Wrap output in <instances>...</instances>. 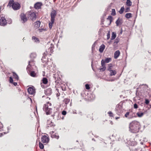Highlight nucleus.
<instances>
[{
    "instance_id": "nucleus-1",
    "label": "nucleus",
    "mask_w": 151,
    "mask_h": 151,
    "mask_svg": "<svg viewBox=\"0 0 151 151\" xmlns=\"http://www.w3.org/2000/svg\"><path fill=\"white\" fill-rule=\"evenodd\" d=\"M140 128V123L136 121H132L129 124V131L132 133H136L138 132Z\"/></svg>"
},
{
    "instance_id": "nucleus-2",
    "label": "nucleus",
    "mask_w": 151,
    "mask_h": 151,
    "mask_svg": "<svg viewBox=\"0 0 151 151\" xmlns=\"http://www.w3.org/2000/svg\"><path fill=\"white\" fill-rule=\"evenodd\" d=\"M52 106L51 103L48 102L45 104L43 107V110L45 112L47 115L50 114L52 111Z\"/></svg>"
},
{
    "instance_id": "nucleus-3",
    "label": "nucleus",
    "mask_w": 151,
    "mask_h": 151,
    "mask_svg": "<svg viewBox=\"0 0 151 151\" xmlns=\"http://www.w3.org/2000/svg\"><path fill=\"white\" fill-rule=\"evenodd\" d=\"M8 6H12L14 10H17L19 9L20 5L18 3H15L13 0L10 1L8 4Z\"/></svg>"
},
{
    "instance_id": "nucleus-4",
    "label": "nucleus",
    "mask_w": 151,
    "mask_h": 151,
    "mask_svg": "<svg viewBox=\"0 0 151 151\" xmlns=\"http://www.w3.org/2000/svg\"><path fill=\"white\" fill-rule=\"evenodd\" d=\"M30 56L32 59L29 61V65L27 67V69L30 68V67L34 65V60L33 59L36 58L37 55L35 52H32L30 54Z\"/></svg>"
},
{
    "instance_id": "nucleus-5",
    "label": "nucleus",
    "mask_w": 151,
    "mask_h": 151,
    "mask_svg": "<svg viewBox=\"0 0 151 151\" xmlns=\"http://www.w3.org/2000/svg\"><path fill=\"white\" fill-rule=\"evenodd\" d=\"M28 17L32 20H34L36 19V15L35 13L32 11H30L28 13Z\"/></svg>"
},
{
    "instance_id": "nucleus-6",
    "label": "nucleus",
    "mask_w": 151,
    "mask_h": 151,
    "mask_svg": "<svg viewBox=\"0 0 151 151\" xmlns=\"http://www.w3.org/2000/svg\"><path fill=\"white\" fill-rule=\"evenodd\" d=\"M55 126V124L51 120H47L46 126L47 128L51 129L53 128Z\"/></svg>"
},
{
    "instance_id": "nucleus-7",
    "label": "nucleus",
    "mask_w": 151,
    "mask_h": 151,
    "mask_svg": "<svg viewBox=\"0 0 151 151\" xmlns=\"http://www.w3.org/2000/svg\"><path fill=\"white\" fill-rule=\"evenodd\" d=\"M124 116L130 119L133 118L135 116V115L134 113L131 111L127 112Z\"/></svg>"
},
{
    "instance_id": "nucleus-8",
    "label": "nucleus",
    "mask_w": 151,
    "mask_h": 151,
    "mask_svg": "<svg viewBox=\"0 0 151 151\" xmlns=\"http://www.w3.org/2000/svg\"><path fill=\"white\" fill-rule=\"evenodd\" d=\"M57 14V12L55 10H53L50 14L51 21L52 22L55 21V18Z\"/></svg>"
},
{
    "instance_id": "nucleus-9",
    "label": "nucleus",
    "mask_w": 151,
    "mask_h": 151,
    "mask_svg": "<svg viewBox=\"0 0 151 151\" xmlns=\"http://www.w3.org/2000/svg\"><path fill=\"white\" fill-rule=\"evenodd\" d=\"M41 141L43 143H48L49 141V138L46 135H43L41 138Z\"/></svg>"
},
{
    "instance_id": "nucleus-10",
    "label": "nucleus",
    "mask_w": 151,
    "mask_h": 151,
    "mask_svg": "<svg viewBox=\"0 0 151 151\" xmlns=\"http://www.w3.org/2000/svg\"><path fill=\"white\" fill-rule=\"evenodd\" d=\"M27 91L29 94L32 95H34L35 93V90L33 87H29L28 88Z\"/></svg>"
},
{
    "instance_id": "nucleus-11",
    "label": "nucleus",
    "mask_w": 151,
    "mask_h": 151,
    "mask_svg": "<svg viewBox=\"0 0 151 151\" xmlns=\"http://www.w3.org/2000/svg\"><path fill=\"white\" fill-rule=\"evenodd\" d=\"M61 114H59L58 112H56L54 114L52 115L53 119H55L57 120L60 119Z\"/></svg>"
},
{
    "instance_id": "nucleus-12",
    "label": "nucleus",
    "mask_w": 151,
    "mask_h": 151,
    "mask_svg": "<svg viewBox=\"0 0 151 151\" xmlns=\"http://www.w3.org/2000/svg\"><path fill=\"white\" fill-rule=\"evenodd\" d=\"M122 105L120 104H119L118 105H117L116 106V110L117 111L116 112V113L118 114H120L121 111V109H122Z\"/></svg>"
},
{
    "instance_id": "nucleus-13",
    "label": "nucleus",
    "mask_w": 151,
    "mask_h": 151,
    "mask_svg": "<svg viewBox=\"0 0 151 151\" xmlns=\"http://www.w3.org/2000/svg\"><path fill=\"white\" fill-rule=\"evenodd\" d=\"M20 17L23 23H24L27 20V18L26 15L24 13H22L20 15Z\"/></svg>"
},
{
    "instance_id": "nucleus-14",
    "label": "nucleus",
    "mask_w": 151,
    "mask_h": 151,
    "mask_svg": "<svg viewBox=\"0 0 151 151\" xmlns=\"http://www.w3.org/2000/svg\"><path fill=\"white\" fill-rule=\"evenodd\" d=\"M42 5V4L41 2H38L35 4L34 7L35 9H39L41 8Z\"/></svg>"
},
{
    "instance_id": "nucleus-15",
    "label": "nucleus",
    "mask_w": 151,
    "mask_h": 151,
    "mask_svg": "<svg viewBox=\"0 0 151 151\" xmlns=\"http://www.w3.org/2000/svg\"><path fill=\"white\" fill-rule=\"evenodd\" d=\"M50 133L52 138H55L57 139H58L59 138V136L57 135V134L55 133L54 134V132L53 131L51 132Z\"/></svg>"
},
{
    "instance_id": "nucleus-16",
    "label": "nucleus",
    "mask_w": 151,
    "mask_h": 151,
    "mask_svg": "<svg viewBox=\"0 0 151 151\" xmlns=\"http://www.w3.org/2000/svg\"><path fill=\"white\" fill-rule=\"evenodd\" d=\"M52 93V89L50 88H48L45 91V93L47 95H50Z\"/></svg>"
},
{
    "instance_id": "nucleus-17",
    "label": "nucleus",
    "mask_w": 151,
    "mask_h": 151,
    "mask_svg": "<svg viewBox=\"0 0 151 151\" xmlns=\"http://www.w3.org/2000/svg\"><path fill=\"white\" fill-rule=\"evenodd\" d=\"M6 24V21L4 17H2L0 19V24L2 26H4Z\"/></svg>"
},
{
    "instance_id": "nucleus-18",
    "label": "nucleus",
    "mask_w": 151,
    "mask_h": 151,
    "mask_svg": "<svg viewBox=\"0 0 151 151\" xmlns=\"http://www.w3.org/2000/svg\"><path fill=\"white\" fill-rule=\"evenodd\" d=\"M120 54V52L119 50L116 51L114 53V57L115 59H116L119 56Z\"/></svg>"
},
{
    "instance_id": "nucleus-19",
    "label": "nucleus",
    "mask_w": 151,
    "mask_h": 151,
    "mask_svg": "<svg viewBox=\"0 0 151 151\" xmlns=\"http://www.w3.org/2000/svg\"><path fill=\"white\" fill-rule=\"evenodd\" d=\"M116 24L117 26H118L119 25L121 24L122 23V20L119 18L117 19L116 22Z\"/></svg>"
},
{
    "instance_id": "nucleus-20",
    "label": "nucleus",
    "mask_w": 151,
    "mask_h": 151,
    "mask_svg": "<svg viewBox=\"0 0 151 151\" xmlns=\"http://www.w3.org/2000/svg\"><path fill=\"white\" fill-rule=\"evenodd\" d=\"M130 150H132L133 151H142V149L140 147H138L137 148H134V147H129Z\"/></svg>"
},
{
    "instance_id": "nucleus-21",
    "label": "nucleus",
    "mask_w": 151,
    "mask_h": 151,
    "mask_svg": "<svg viewBox=\"0 0 151 151\" xmlns=\"http://www.w3.org/2000/svg\"><path fill=\"white\" fill-rule=\"evenodd\" d=\"M105 45L104 44H102L99 47V51L101 53H102L105 48Z\"/></svg>"
},
{
    "instance_id": "nucleus-22",
    "label": "nucleus",
    "mask_w": 151,
    "mask_h": 151,
    "mask_svg": "<svg viewBox=\"0 0 151 151\" xmlns=\"http://www.w3.org/2000/svg\"><path fill=\"white\" fill-rule=\"evenodd\" d=\"M128 143L129 145L132 146H135L137 144L136 142L135 141H128Z\"/></svg>"
},
{
    "instance_id": "nucleus-23",
    "label": "nucleus",
    "mask_w": 151,
    "mask_h": 151,
    "mask_svg": "<svg viewBox=\"0 0 151 151\" xmlns=\"http://www.w3.org/2000/svg\"><path fill=\"white\" fill-rule=\"evenodd\" d=\"M110 72V75L111 76H115L116 73V72L114 70H111L109 71Z\"/></svg>"
},
{
    "instance_id": "nucleus-24",
    "label": "nucleus",
    "mask_w": 151,
    "mask_h": 151,
    "mask_svg": "<svg viewBox=\"0 0 151 151\" xmlns=\"http://www.w3.org/2000/svg\"><path fill=\"white\" fill-rule=\"evenodd\" d=\"M34 24L35 27L37 28H38L39 27L40 25V21H38L35 22V23Z\"/></svg>"
},
{
    "instance_id": "nucleus-25",
    "label": "nucleus",
    "mask_w": 151,
    "mask_h": 151,
    "mask_svg": "<svg viewBox=\"0 0 151 151\" xmlns=\"http://www.w3.org/2000/svg\"><path fill=\"white\" fill-rule=\"evenodd\" d=\"M111 60V58H105L104 60V61L105 63H109L110 62Z\"/></svg>"
},
{
    "instance_id": "nucleus-26",
    "label": "nucleus",
    "mask_w": 151,
    "mask_h": 151,
    "mask_svg": "<svg viewBox=\"0 0 151 151\" xmlns=\"http://www.w3.org/2000/svg\"><path fill=\"white\" fill-rule=\"evenodd\" d=\"M132 17V14L131 13H127L125 15V17L127 19H129Z\"/></svg>"
},
{
    "instance_id": "nucleus-27",
    "label": "nucleus",
    "mask_w": 151,
    "mask_h": 151,
    "mask_svg": "<svg viewBox=\"0 0 151 151\" xmlns=\"http://www.w3.org/2000/svg\"><path fill=\"white\" fill-rule=\"evenodd\" d=\"M42 83L44 84H46L48 82V80L46 78H43L42 80Z\"/></svg>"
},
{
    "instance_id": "nucleus-28",
    "label": "nucleus",
    "mask_w": 151,
    "mask_h": 151,
    "mask_svg": "<svg viewBox=\"0 0 151 151\" xmlns=\"http://www.w3.org/2000/svg\"><path fill=\"white\" fill-rule=\"evenodd\" d=\"M126 5L127 6H130L132 5V2L130 0H127L126 2Z\"/></svg>"
},
{
    "instance_id": "nucleus-29",
    "label": "nucleus",
    "mask_w": 151,
    "mask_h": 151,
    "mask_svg": "<svg viewBox=\"0 0 151 151\" xmlns=\"http://www.w3.org/2000/svg\"><path fill=\"white\" fill-rule=\"evenodd\" d=\"M116 33L115 32H113L112 34L111 40H114L116 38Z\"/></svg>"
},
{
    "instance_id": "nucleus-30",
    "label": "nucleus",
    "mask_w": 151,
    "mask_h": 151,
    "mask_svg": "<svg viewBox=\"0 0 151 151\" xmlns=\"http://www.w3.org/2000/svg\"><path fill=\"white\" fill-rule=\"evenodd\" d=\"M124 10V6L122 7L120 9L119 11V12L120 14H122Z\"/></svg>"
},
{
    "instance_id": "nucleus-31",
    "label": "nucleus",
    "mask_w": 151,
    "mask_h": 151,
    "mask_svg": "<svg viewBox=\"0 0 151 151\" xmlns=\"http://www.w3.org/2000/svg\"><path fill=\"white\" fill-rule=\"evenodd\" d=\"M144 114V113L141 112H138L137 113V115L139 117H142L143 115Z\"/></svg>"
},
{
    "instance_id": "nucleus-32",
    "label": "nucleus",
    "mask_w": 151,
    "mask_h": 151,
    "mask_svg": "<svg viewBox=\"0 0 151 151\" xmlns=\"http://www.w3.org/2000/svg\"><path fill=\"white\" fill-rule=\"evenodd\" d=\"M13 74L14 78L17 80H18L19 79V77L18 75L14 72H13Z\"/></svg>"
},
{
    "instance_id": "nucleus-33",
    "label": "nucleus",
    "mask_w": 151,
    "mask_h": 151,
    "mask_svg": "<svg viewBox=\"0 0 151 151\" xmlns=\"http://www.w3.org/2000/svg\"><path fill=\"white\" fill-rule=\"evenodd\" d=\"M30 75L32 77H35L36 76V73L34 71H32L30 73Z\"/></svg>"
},
{
    "instance_id": "nucleus-34",
    "label": "nucleus",
    "mask_w": 151,
    "mask_h": 151,
    "mask_svg": "<svg viewBox=\"0 0 151 151\" xmlns=\"http://www.w3.org/2000/svg\"><path fill=\"white\" fill-rule=\"evenodd\" d=\"M41 60L43 63L46 62V63H47V58L46 59L45 57H44V56H42Z\"/></svg>"
},
{
    "instance_id": "nucleus-35",
    "label": "nucleus",
    "mask_w": 151,
    "mask_h": 151,
    "mask_svg": "<svg viewBox=\"0 0 151 151\" xmlns=\"http://www.w3.org/2000/svg\"><path fill=\"white\" fill-rule=\"evenodd\" d=\"M32 40L35 41V42H37L39 41L38 39L36 37L33 36L32 37Z\"/></svg>"
},
{
    "instance_id": "nucleus-36",
    "label": "nucleus",
    "mask_w": 151,
    "mask_h": 151,
    "mask_svg": "<svg viewBox=\"0 0 151 151\" xmlns=\"http://www.w3.org/2000/svg\"><path fill=\"white\" fill-rule=\"evenodd\" d=\"M64 101L65 102V104H68V103L70 102V99H64Z\"/></svg>"
},
{
    "instance_id": "nucleus-37",
    "label": "nucleus",
    "mask_w": 151,
    "mask_h": 151,
    "mask_svg": "<svg viewBox=\"0 0 151 151\" xmlns=\"http://www.w3.org/2000/svg\"><path fill=\"white\" fill-rule=\"evenodd\" d=\"M39 147L40 148L42 149L44 147L43 144H42L40 142H39Z\"/></svg>"
},
{
    "instance_id": "nucleus-38",
    "label": "nucleus",
    "mask_w": 151,
    "mask_h": 151,
    "mask_svg": "<svg viewBox=\"0 0 151 151\" xmlns=\"http://www.w3.org/2000/svg\"><path fill=\"white\" fill-rule=\"evenodd\" d=\"M101 67L99 69L101 71H105L106 69V67Z\"/></svg>"
},
{
    "instance_id": "nucleus-39",
    "label": "nucleus",
    "mask_w": 151,
    "mask_h": 151,
    "mask_svg": "<svg viewBox=\"0 0 151 151\" xmlns=\"http://www.w3.org/2000/svg\"><path fill=\"white\" fill-rule=\"evenodd\" d=\"M111 15L113 16H114L116 15V12L114 9H112V13L111 14Z\"/></svg>"
},
{
    "instance_id": "nucleus-40",
    "label": "nucleus",
    "mask_w": 151,
    "mask_h": 151,
    "mask_svg": "<svg viewBox=\"0 0 151 151\" xmlns=\"http://www.w3.org/2000/svg\"><path fill=\"white\" fill-rule=\"evenodd\" d=\"M105 63L104 61V60L102 59L101 61V67H105Z\"/></svg>"
},
{
    "instance_id": "nucleus-41",
    "label": "nucleus",
    "mask_w": 151,
    "mask_h": 151,
    "mask_svg": "<svg viewBox=\"0 0 151 151\" xmlns=\"http://www.w3.org/2000/svg\"><path fill=\"white\" fill-rule=\"evenodd\" d=\"M112 67V64H108V70H109V71L111 70V67Z\"/></svg>"
},
{
    "instance_id": "nucleus-42",
    "label": "nucleus",
    "mask_w": 151,
    "mask_h": 151,
    "mask_svg": "<svg viewBox=\"0 0 151 151\" xmlns=\"http://www.w3.org/2000/svg\"><path fill=\"white\" fill-rule=\"evenodd\" d=\"M85 87L86 89L87 90H89L90 89L89 85L88 84H86L85 85Z\"/></svg>"
},
{
    "instance_id": "nucleus-43",
    "label": "nucleus",
    "mask_w": 151,
    "mask_h": 151,
    "mask_svg": "<svg viewBox=\"0 0 151 151\" xmlns=\"http://www.w3.org/2000/svg\"><path fill=\"white\" fill-rule=\"evenodd\" d=\"M130 7H127L125 9V12H127L130 11Z\"/></svg>"
},
{
    "instance_id": "nucleus-44",
    "label": "nucleus",
    "mask_w": 151,
    "mask_h": 151,
    "mask_svg": "<svg viewBox=\"0 0 151 151\" xmlns=\"http://www.w3.org/2000/svg\"><path fill=\"white\" fill-rule=\"evenodd\" d=\"M108 114H109V116L111 117H113V114L111 111L108 112Z\"/></svg>"
},
{
    "instance_id": "nucleus-45",
    "label": "nucleus",
    "mask_w": 151,
    "mask_h": 151,
    "mask_svg": "<svg viewBox=\"0 0 151 151\" xmlns=\"http://www.w3.org/2000/svg\"><path fill=\"white\" fill-rule=\"evenodd\" d=\"M112 17L111 16H109L107 18V19H108L110 21V23L112 21Z\"/></svg>"
},
{
    "instance_id": "nucleus-46",
    "label": "nucleus",
    "mask_w": 151,
    "mask_h": 151,
    "mask_svg": "<svg viewBox=\"0 0 151 151\" xmlns=\"http://www.w3.org/2000/svg\"><path fill=\"white\" fill-rule=\"evenodd\" d=\"M54 22H51V23H49V27L50 29L52 28V24L54 23Z\"/></svg>"
},
{
    "instance_id": "nucleus-47",
    "label": "nucleus",
    "mask_w": 151,
    "mask_h": 151,
    "mask_svg": "<svg viewBox=\"0 0 151 151\" xmlns=\"http://www.w3.org/2000/svg\"><path fill=\"white\" fill-rule=\"evenodd\" d=\"M9 82L10 83H13V78L11 77H10L9 78Z\"/></svg>"
},
{
    "instance_id": "nucleus-48",
    "label": "nucleus",
    "mask_w": 151,
    "mask_h": 151,
    "mask_svg": "<svg viewBox=\"0 0 151 151\" xmlns=\"http://www.w3.org/2000/svg\"><path fill=\"white\" fill-rule=\"evenodd\" d=\"M47 51H46L43 54V56H44V57H45L47 55Z\"/></svg>"
},
{
    "instance_id": "nucleus-49",
    "label": "nucleus",
    "mask_w": 151,
    "mask_h": 151,
    "mask_svg": "<svg viewBox=\"0 0 151 151\" xmlns=\"http://www.w3.org/2000/svg\"><path fill=\"white\" fill-rule=\"evenodd\" d=\"M48 51H49V50H50V52H52V50H53V48H52V47H50L49 49H48Z\"/></svg>"
},
{
    "instance_id": "nucleus-50",
    "label": "nucleus",
    "mask_w": 151,
    "mask_h": 151,
    "mask_svg": "<svg viewBox=\"0 0 151 151\" xmlns=\"http://www.w3.org/2000/svg\"><path fill=\"white\" fill-rule=\"evenodd\" d=\"M66 113H67V112L65 111H63L62 112V114H63V115H65L66 114Z\"/></svg>"
},
{
    "instance_id": "nucleus-51",
    "label": "nucleus",
    "mask_w": 151,
    "mask_h": 151,
    "mask_svg": "<svg viewBox=\"0 0 151 151\" xmlns=\"http://www.w3.org/2000/svg\"><path fill=\"white\" fill-rule=\"evenodd\" d=\"M134 107L135 109H137V108H138V105H137L135 103L134 105Z\"/></svg>"
},
{
    "instance_id": "nucleus-52",
    "label": "nucleus",
    "mask_w": 151,
    "mask_h": 151,
    "mask_svg": "<svg viewBox=\"0 0 151 151\" xmlns=\"http://www.w3.org/2000/svg\"><path fill=\"white\" fill-rule=\"evenodd\" d=\"M107 40H109L110 37V34L109 33H108V34L107 35Z\"/></svg>"
},
{
    "instance_id": "nucleus-53",
    "label": "nucleus",
    "mask_w": 151,
    "mask_h": 151,
    "mask_svg": "<svg viewBox=\"0 0 151 151\" xmlns=\"http://www.w3.org/2000/svg\"><path fill=\"white\" fill-rule=\"evenodd\" d=\"M149 103V101L148 99H146L145 101V103L146 104H148Z\"/></svg>"
},
{
    "instance_id": "nucleus-54",
    "label": "nucleus",
    "mask_w": 151,
    "mask_h": 151,
    "mask_svg": "<svg viewBox=\"0 0 151 151\" xmlns=\"http://www.w3.org/2000/svg\"><path fill=\"white\" fill-rule=\"evenodd\" d=\"M3 126V125L1 123V122H0V129H1V128H2Z\"/></svg>"
},
{
    "instance_id": "nucleus-55",
    "label": "nucleus",
    "mask_w": 151,
    "mask_h": 151,
    "mask_svg": "<svg viewBox=\"0 0 151 151\" xmlns=\"http://www.w3.org/2000/svg\"><path fill=\"white\" fill-rule=\"evenodd\" d=\"M14 86H16L17 85V83L16 82H13L12 83Z\"/></svg>"
},
{
    "instance_id": "nucleus-56",
    "label": "nucleus",
    "mask_w": 151,
    "mask_h": 151,
    "mask_svg": "<svg viewBox=\"0 0 151 151\" xmlns=\"http://www.w3.org/2000/svg\"><path fill=\"white\" fill-rule=\"evenodd\" d=\"M3 9V6H1V7H0V11L1 10H2Z\"/></svg>"
},
{
    "instance_id": "nucleus-57",
    "label": "nucleus",
    "mask_w": 151,
    "mask_h": 151,
    "mask_svg": "<svg viewBox=\"0 0 151 151\" xmlns=\"http://www.w3.org/2000/svg\"><path fill=\"white\" fill-rule=\"evenodd\" d=\"M60 94L59 93H57V94H56L57 96V97H58V96H59L60 95Z\"/></svg>"
},
{
    "instance_id": "nucleus-58",
    "label": "nucleus",
    "mask_w": 151,
    "mask_h": 151,
    "mask_svg": "<svg viewBox=\"0 0 151 151\" xmlns=\"http://www.w3.org/2000/svg\"><path fill=\"white\" fill-rule=\"evenodd\" d=\"M39 29L40 30V32H42V30H43V29Z\"/></svg>"
},
{
    "instance_id": "nucleus-59",
    "label": "nucleus",
    "mask_w": 151,
    "mask_h": 151,
    "mask_svg": "<svg viewBox=\"0 0 151 151\" xmlns=\"http://www.w3.org/2000/svg\"><path fill=\"white\" fill-rule=\"evenodd\" d=\"M122 29H121V32H120V34H122Z\"/></svg>"
},
{
    "instance_id": "nucleus-60",
    "label": "nucleus",
    "mask_w": 151,
    "mask_h": 151,
    "mask_svg": "<svg viewBox=\"0 0 151 151\" xmlns=\"http://www.w3.org/2000/svg\"><path fill=\"white\" fill-rule=\"evenodd\" d=\"M3 135V133L0 134V136L1 137V136H2V135Z\"/></svg>"
},
{
    "instance_id": "nucleus-61",
    "label": "nucleus",
    "mask_w": 151,
    "mask_h": 151,
    "mask_svg": "<svg viewBox=\"0 0 151 151\" xmlns=\"http://www.w3.org/2000/svg\"><path fill=\"white\" fill-rule=\"evenodd\" d=\"M79 114L81 115H82V113L81 112H80Z\"/></svg>"
},
{
    "instance_id": "nucleus-62",
    "label": "nucleus",
    "mask_w": 151,
    "mask_h": 151,
    "mask_svg": "<svg viewBox=\"0 0 151 151\" xmlns=\"http://www.w3.org/2000/svg\"><path fill=\"white\" fill-rule=\"evenodd\" d=\"M140 143H141V144H143V142H140Z\"/></svg>"
},
{
    "instance_id": "nucleus-63",
    "label": "nucleus",
    "mask_w": 151,
    "mask_h": 151,
    "mask_svg": "<svg viewBox=\"0 0 151 151\" xmlns=\"http://www.w3.org/2000/svg\"><path fill=\"white\" fill-rule=\"evenodd\" d=\"M111 136H112V137H114V134H113Z\"/></svg>"
},
{
    "instance_id": "nucleus-64",
    "label": "nucleus",
    "mask_w": 151,
    "mask_h": 151,
    "mask_svg": "<svg viewBox=\"0 0 151 151\" xmlns=\"http://www.w3.org/2000/svg\"><path fill=\"white\" fill-rule=\"evenodd\" d=\"M4 134H6V132H4Z\"/></svg>"
}]
</instances>
